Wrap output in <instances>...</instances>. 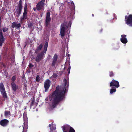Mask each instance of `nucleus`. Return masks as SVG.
<instances>
[{
  "label": "nucleus",
  "mask_w": 132,
  "mask_h": 132,
  "mask_svg": "<svg viewBox=\"0 0 132 132\" xmlns=\"http://www.w3.org/2000/svg\"><path fill=\"white\" fill-rule=\"evenodd\" d=\"M65 83V88L59 86L56 87V90L54 91L51 96L50 105V109H52L55 108L59 102L63 99L64 98L65 94L68 89V83L66 79L63 80Z\"/></svg>",
  "instance_id": "nucleus-1"
},
{
  "label": "nucleus",
  "mask_w": 132,
  "mask_h": 132,
  "mask_svg": "<svg viewBox=\"0 0 132 132\" xmlns=\"http://www.w3.org/2000/svg\"><path fill=\"white\" fill-rule=\"evenodd\" d=\"M72 22L70 21L68 26L66 23H65L61 24V26L60 35L62 37L64 36L65 34L66 29L68 27H71Z\"/></svg>",
  "instance_id": "nucleus-2"
},
{
  "label": "nucleus",
  "mask_w": 132,
  "mask_h": 132,
  "mask_svg": "<svg viewBox=\"0 0 132 132\" xmlns=\"http://www.w3.org/2000/svg\"><path fill=\"white\" fill-rule=\"evenodd\" d=\"M48 43L46 42L44 45V51L42 52L41 53L38 55L36 59V61L37 62H38L41 60L42 58L44 55V54H45L47 50Z\"/></svg>",
  "instance_id": "nucleus-3"
},
{
  "label": "nucleus",
  "mask_w": 132,
  "mask_h": 132,
  "mask_svg": "<svg viewBox=\"0 0 132 132\" xmlns=\"http://www.w3.org/2000/svg\"><path fill=\"white\" fill-rule=\"evenodd\" d=\"M24 118V126H23V132H27L28 126V120L26 116V113L24 112L23 114Z\"/></svg>",
  "instance_id": "nucleus-4"
},
{
  "label": "nucleus",
  "mask_w": 132,
  "mask_h": 132,
  "mask_svg": "<svg viewBox=\"0 0 132 132\" xmlns=\"http://www.w3.org/2000/svg\"><path fill=\"white\" fill-rule=\"evenodd\" d=\"M63 132H75L74 129L68 125H65L62 127Z\"/></svg>",
  "instance_id": "nucleus-5"
},
{
  "label": "nucleus",
  "mask_w": 132,
  "mask_h": 132,
  "mask_svg": "<svg viewBox=\"0 0 132 132\" xmlns=\"http://www.w3.org/2000/svg\"><path fill=\"white\" fill-rule=\"evenodd\" d=\"M125 21L127 25L132 27V15H130L128 16H126Z\"/></svg>",
  "instance_id": "nucleus-6"
},
{
  "label": "nucleus",
  "mask_w": 132,
  "mask_h": 132,
  "mask_svg": "<svg viewBox=\"0 0 132 132\" xmlns=\"http://www.w3.org/2000/svg\"><path fill=\"white\" fill-rule=\"evenodd\" d=\"M45 1V0H41L38 3L36 7L37 10H39L43 7Z\"/></svg>",
  "instance_id": "nucleus-7"
},
{
  "label": "nucleus",
  "mask_w": 132,
  "mask_h": 132,
  "mask_svg": "<svg viewBox=\"0 0 132 132\" xmlns=\"http://www.w3.org/2000/svg\"><path fill=\"white\" fill-rule=\"evenodd\" d=\"M27 5L26 4L25 6L23 16L21 18V22H22V21L26 19L27 16Z\"/></svg>",
  "instance_id": "nucleus-8"
},
{
  "label": "nucleus",
  "mask_w": 132,
  "mask_h": 132,
  "mask_svg": "<svg viewBox=\"0 0 132 132\" xmlns=\"http://www.w3.org/2000/svg\"><path fill=\"white\" fill-rule=\"evenodd\" d=\"M51 84L50 81L49 79L46 80L44 83V87L45 88V92L47 91L49 88Z\"/></svg>",
  "instance_id": "nucleus-9"
},
{
  "label": "nucleus",
  "mask_w": 132,
  "mask_h": 132,
  "mask_svg": "<svg viewBox=\"0 0 132 132\" xmlns=\"http://www.w3.org/2000/svg\"><path fill=\"white\" fill-rule=\"evenodd\" d=\"M110 87L114 86L116 88H118L119 86V82L115 80H113L110 83Z\"/></svg>",
  "instance_id": "nucleus-10"
},
{
  "label": "nucleus",
  "mask_w": 132,
  "mask_h": 132,
  "mask_svg": "<svg viewBox=\"0 0 132 132\" xmlns=\"http://www.w3.org/2000/svg\"><path fill=\"white\" fill-rule=\"evenodd\" d=\"M50 12L49 11H48L47 13L46 16L45 20V24L47 26H48L51 20V19L50 18Z\"/></svg>",
  "instance_id": "nucleus-11"
},
{
  "label": "nucleus",
  "mask_w": 132,
  "mask_h": 132,
  "mask_svg": "<svg viewBox=\"0 0 132 132\" xmlns=\"http://www.w3.org/2000/svg\"><path fill=\"white\" fill-rule=\"evenodd\" d=\"M53 123V122H52L51 125H49L50 132H56V125Z\"/></svg>",
  "instance_id": "nucleus-12"
},
{
  "label": "nucleus",
  "mask_w": 132,
  "mask_h": 132,
  "mask_svg": "<svg viewBox=\"0 0 132 132\" xmlns=\"http://www.w3.org/2000/svg\"><path fill=\"white\" fill-rule=\"evenodd\" d=\"M121 38H120V40L123 43L126 44L128 42L126 38V35H122L121 36Z\"/></svg>",
  "instance_id": "nucleus-13"
},
{
  "label": "nucleus",
  "mask_w": 132,
  "mask_h": 132,
  "mask_svg": "<svg viewBox=\"0 0 132 132\" xmlns=\"http://www.w3.org/2000/svg\"><path fill=\"white\" fill-rule=\"evenodd\" d=\"M9 121L6 119H4L1 120L0 122V124L3 126H5L8 124Z\"/></svg>",
  "instance_id": "nucleus-14"
},
{
  "label": "nucleus",
  "mask_w": 132,
  "mask_h": 132,
  "mask_svg": "<svg viewBox=\"0 0 132 132\" xmlns=\"http://www.w3.org/2000/svg\"><path fill=\"white\" fill-rule=\"evenodd\" d=\"M12 27L13 28L19 29L21 27V24L20 23H18L16 22H14L12 23Z\"/></svg>",
  "instance_id": "nucleus-15"
},
{
  "label": "nucleus",
  "mask_w": 132,
  "mask_h": 132,
  "mask_svg": "<svg viewBox=\"0 0 132 132\" xmlns=\"http://www.w3.org/2000/svg\"><path fill=\"white\" fill-rule=\"evenodd\" d=\"M22 5H19L18 6L16 12L18 14V16H19L21 13V10L22 9Z\"/></svg>",
  "instance_id": "nucleus-16"
},
{
  "label": "nucleus",
  "mask_w": 132,
  "mask_h": 132,
  "mask_svg": "<svg viewBox=\"0 0 132 132\" xmlns=\"http://www.w3.org/2000/svg\"><path fill=\"white\" fill-rule=\"evenodd\" d=\"M57 56L56 54H55L53 57V61L52 64V66H54L56 64L57 60Z\"/></svg>",
  "instance_id": "nucleus-17"
},
{
  "label": "nucleus",
  "mask_w": 132,
  "mask_h": 132,
  "mask_svg": "<svg viewBox=\"0 0 132 132\" xmlns=\"http://www.w3.org/2000/svg\"><path fill=\"white\" fill-rule=\"evenodd\" d=\"M0 90L3 97L4 98H7V96L5 89H1Z\"/></svg>",
  "instance_id": "nucleus-18"
},
{
  "label": "nucleus",
  "mask_w": 132,
  "mask_h": 132,
  "mask_svg": "<svg viewBox=\"0 0 132 132\" xmlns=\"http://www.w3.org/2000/svg\"><path fill=\"white\" fill-rule=\"evenodd\" d=\"M11 85L13 90L14 91L16 90L18 87L15 83L14 82H12L11 83Z\"/></svg>",
  "instance_id": "nucleus-19"
},
{
  "label": "nucleus",
  "mask_w": 132,
  "mask_h": 132,
  "mask_svg": "<svg viewBox=\"0 0 132 132\" xmlns=\"http://www.w3.org/2000/svg\"><path fill=\"white\" fill-rule=\"evenodd\" d=\"M37 104V103L35 102L34 101H32L30 105L31 108L34 109L36 107Z\"/></svg>",
  "instance_id": "nucleus-20"
},
{
  "label": "nucleus",
  "mask_w": 132,
  "mask_h": 132,
  "mask_svg": "<svg viewBox=\"0 0 132 132\" xmlns=\"http://www.w3.org/2000/svg\"><path fill=\"white\" fill-rule=\"evenodd\" d=\"M4 41V38L3 37L2 32L0 33V46H2V43Z\"/></svg>",
  "instance_id": "nucleus-21"
},
{
  "label": "nucleus",
  "mask_w": 132,
  "mask_h": 132,
  "mask_svg": "<svg viewBox=\"0 0 132 132\" xmlns=\"http://www.w3.org/2000/svg\"><path fill=\"white\" fill-rule=\"evenodd\" d=\"M58 76L57 74L55 73H54L52 76L50 77V78L52 80L53 79V78H55Z\"/></svg>",
  "instance_id": "nucleus-22"
},
{
  "label": "nucleus",
  "mask_w": 132,
  "mask_h": 132,
  "mask_svg": "<svg viewBox=\"0 0 132 132\" xmlns=\"http://www.w3.org/2000/svg\"><path fill=\"white\" fill-rule=\"evenodd\" d=\"M116 91V90L115 88H112L110 90V93L111 94H112L114 92H115Z\"/></svg>",
  "instance_id": "nucleus-23"
},
{
  "label": "nucleus",
  "mask_w": 132,
  "mask_h": 132,
  "mask_svg": "<svg viewBox=\"0 0 132 132\" xmlns=\"http://www.w3.org/2000/svg\"><path fill=\"white\" fill-rule=\"evenodd\" d=\"M41 79L38 75H37L36 79V80L37 82H39L40 81Z\"/></svg>",
  "instance_id": "nucleus-24"
},
{
  "label": "nucleus",
  "mask_w": 132,
  "mask_h": 132,
  "mask_svg": "<svg viewBox=\"0 0 132 132\" xmlns=\"http://www.w3.org/2000/svg\"><path fill=\"white\" fill-rule=\"evenodd\" d=\"M5 89L4 85L3 83H0V90Z\"/></svg>",
  "instance_id": "nucleus-25"
},
{
  "label": "nucleus",
  "mask_w": 132,
  "mask_h": 132,
  "mask_svg": "<svg viewBox=\"0 0 132 132\" xmlns=\"http://www.w3.org/2000/svg\"><path fill=\"white\" fill-rule=\"evenodd\" d=\"M68 66H69V67H68V70H67L68 71V74L69 75V73H70V62H69V64H68Z\"/></svg>",
  "instance_id": "nucleus-26"
},
{
  "label": "nucleus",
  "mask_w": 132,
  "mask_h": 132,
  "mask_svg": "<svg viewBox=\"0 0 132 132\" xmlns=\"http://www.w3.org/2000/svg\"><path fill=\"white\" fill-rule=\"evenodd\" d=\"M5 116L7 117L10 115V112L8 111H6L5 112Z\"/></svg>",
  "instance_id": "nucleus-27"
},
{
  "label": "nucleus",
  "mask_w": 132,
  "mask_h": 132,
  "mask_svg": "<svg viewBox=\"0 0 132 132\" xmlns=\"http://www.w3.org/2000/svg\"><path fill=\"white\" fill-rule=\"evenodd\" d=\"M8 30V28H3L2 29V30L3 32H4L7 31Z\"/></svg>",
  "instance_id": "nucleus-28"
},
{
  "label": "nucleus",
  "mask_w": 132,
  "mask_h": 132,
  "mask_svg": "<svg viewBox=\"0 0 132 132\" xmlns=\"http://www.w3.org/2000/svg\"><path fill=\"white\" fill-rule=\"evenodd\" d=\"M16 79V77L15 76H13L12 78V81L13 82H14Z\"/></svg>",
  "instance_id": "nucleus-29"
},
{
  "label": "nucleus",
  "mask_w": 132,
  "mask_h": 132,
  "mask_svg": "<svg viewBox=\"0 0 132 132\" xmlns=\"http://www.w3.org/2000/svg\"><path fill=\"white\" fill-rule=\"evenodd\" d=\"M42 44H40L39 45V46L38 47V48L36 50V52L37 50H40L42 48Z\"/></svg>",
  "instance_id": "nucleus-30"
},
{
  "label": "nucleus",
  "mask_w": 132,
  "mask_h": 132,
  "mask_svg": "<svg viewBox=\"0 0 132 132\" xmlns=\"http://www.w3.org/2000/svg\"><path fill=\"white\" fill-rule=\"evenodd\" d=\"M113 73L112 72H110V77L113 76Z\"/></svg>",
  "instance_id": "nucleus-31"
},
{
  "label": "nucleus",
  "mask_w": 132,
  "mask_h": 132,
  "mask_svg": "<svg viewBox=\"0 0 132 132\" xmlns=\"http://www.w3.org/2000/svg\"><path fill=\"white\" fill-rule=\"evenodd\" d=\"M33 65L31 63H30L29 64V66L30 68H31L33 66Z\"/></svg>",
  "instance_id": "nucleus-32"
},
{
  "label": "nucleus",
  "mask_w": 132,
  "mask_h": 132,
  "mask_svg": "<svg viewBox=\"0 0 132 132\" xmlns=\"http://www.w3.org/2000/svg\"><path fill=\"white\" fill-rule=\"evenodd\" d=\"M71 5L72 6H73L74 7V4L73 2H72L71 3Z\"/></svg>",
  "instance_id": "nucleus-33"
},
{
  "label": "nucleus",
  "mask_w": 132,
  "mask_h": 132,
  "mask_svg": "<svg viewBox=\"0 0 132 132\" xmlns=\"http://www.w3.org/2000/svg\"><path fill=\"white\" fill-rule=\"evenodd\" d=\"M21 2H22L21 0H20L19 1V5H21Z\"/></svg>",
  "instance_id": "nucleus-34"
},
{
  "label": "nucleus",
  "mask_w": 132,
  "mask_h": 132,
  "mask_svg": "<svg viewBox=\"0 0 132 132\" xmlns=\"http://www.w3.org/2000/svg\"><path fill=\"white\" fill-rule=\"evenodd\" d=\"M32 25V24L31 23H30V24H29L28 25V26L29 27H31Z\"/></svg>",
  "instance_id": "nucleus-35"
},
{
  "label": "nucleus",
  "mask_w": 132,
  "mask_h": 132,
  "mask_svg": "<svg viewBox=\"0 0 132 132\" xmlns=\"http://www.w3.org/2000/svg\"><path fill=\"white\" fill-rule=\"evenodd\" d=\"M2 104V102L1 100H0V106Z\"/></svg>",
  "instance_id": "nucleus-36"
},
{
  "label": "nucleus",
  "mask_w": 132,
  "mask_h": 132,
  "mask_svg": "<svg viewBox=\"0 0 132 132\" xmlns=\"http://www.w3.org/2000/svg\"><path fill=\"white\" fill-rule=\"evenodd\" d=\"M33 9L34 10V11H35L36 10V9L35 8H33Z\"/></svg>",
  "instance_id": "nucleus-37"
},
{
  "label": "nucleus",
  "mask_w": 132,
  "mask_h": 132,
  "mask_svg": "<svg viewBox=\"0 0 132 132\" xmlns=\"http://www.w3.org/2000/svg\"><path fill=\"white\" fill-rule=\"evenodd\" d=\"M92 15L93 16H94V14H92Z\"/></svg>",
  "instance_id": "nucleus-38"
},
{
  "label": "nucleus",
  "mask_w": 132,
  "mask_h": 132,
  "mask_svg": "<svg viewBox=\"0 0 132 132\" xmlns=\"http://www.w3.org/2000/svg\"><path fill=\"white\" fill-rule=\"evenodd\" d=\"M38 110L36 109V111H38Z\"/></svg>",
  "instance_id": "nucleus-39"
},
{
  "label": "nucleus",
  "mask_w": 132,
  "mask_h": 132,
  "mask_svg": "<svg viewBox=\"0 0 132 132\" xmlns=\"http://www.w3.org/2000/svg\"><path fill=\"white\" fill-rule=\"evenodd\" d=\"M4 1H6V0H4Z\"/></svg>",
  "instance_id": "nucleus-40"
},
{
  "label": "nucleus",
  "mask_w": 132,
  "mask_h": 132,
  "mask_svg": "<svg viewBox=\"0 0 132 132\" xmlns=\"http://www.w3.org/2000/svg\"><path fill=\"white\" fill-rule=\"evenodd\" d=\"M65 69V67L64 68V69Z\"/></svg>",
  "instance_id": "nucleus-41"
},
{
  "label": "nucleus",
  "mask_w": 132,
  "mask_h": 132,
  "mask_svg": "<svg viewBox=\"0 0 132 132\" xmlns=\"http://www.w3.org/2000/svg\"><path fill=\"white\" fill-rule=\"evenodd\" d=\"M69 56V54H68V56Z\"/></svg>",
  "instance_id": "nucleus-42"
}]
</instances>
